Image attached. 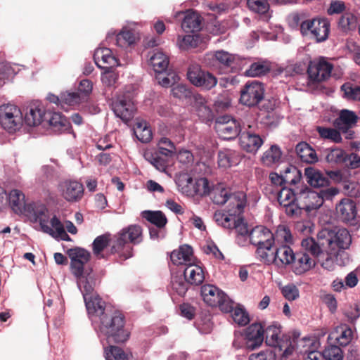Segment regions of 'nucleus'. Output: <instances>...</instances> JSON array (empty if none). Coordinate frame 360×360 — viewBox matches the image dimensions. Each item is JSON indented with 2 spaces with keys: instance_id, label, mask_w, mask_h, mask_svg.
<instances>
[{
  "instance_id": "nucleus-38",
  "label": "nucleus",
  "mask_w": 360,
  "mask_h": 360,
  "mask_svg": "<svg viewBox=\"0 0 360 360\" xmlns=\"http://www.w3.org/2000/svg\"><path fill=\"white\" fill-rule=\"evenodd\" d=\"M233 228L236 233V243L240 246L245 245L250 240L251 230L249 229L248 224L244 221L243 219L238 217Z\"/></svg>"
},
{
  "instance_id": "nucleus-61",
  "label": "nucleus",
  "mask_w": 360,
  "mask_h": 360,
  "mask_svg": "<svg viewBox=\"0 0 360 360\" xmlns=\"http://www.w3.org/2000/svg\"><path fill=\"white\" fill-rule=\"evenodd\" d=\"M230 312L232 313V318L234 322H236L237 324L240 326H245L249 323V316L243 308L240 307L234 308L233 306L232 310Z\"/></svg>"
},
{
  "instance_id": "nucleus-2",
  "label": "nucleus",
  "mask_w": 360,
  "mask_h": 360,
  "mask_svg": "<svg viewBox=\"0 0 360 360\" xmlns=\"http://www.w3.org/2000/svg\"><path fill=\"white\" fill-rule=\"evenodd\" d=\"M95 285L96 279L91 281V282L88 281V283H84V280H80L77 285L83 295L91 323L97 321L98 319L109 311L105 307V302L94 292Z\"/></svg>"
},
{
  "instance_id": "nucleus-48",
  "label": "nucleus",
  "mask_w": 360,
  "mask_h": 360,
  "mask_svg": "<svg viewBox=\"0 0 360 360\" xmlns=\"http://www.w3.org/2000/svg\"><path fill=\"white\" fill-rule=\"evenodd\" d=\"M326 160L331 164L345 163L347 154L345 150L339 148L328 149L326 151Z\"/></svg>"
},
{
  "instance_id": "nucleus-9",
  "label": "nucleus",
  "mask_w": 360,
  "mask_h": 360,
  "mask_svg": "<svg viewBox=\"0 0 360 360\" xmlns=\"http://www.w3.org/2000/svg\"><path fill=\"white\" fill-rule=\"evenodd\" d=\"M22 123V113L18 106L10 103L0 106V124L5 130L13 133L21 128Z\"/></svg>"
},
{
  "instance_id": "nucleus-50",
  "label": "nucleus",
  "mask_w": 360,
  "mask_h": 360,
  "mask_svg": "<svg viewBox=\"0 0 360 360\" xmlns=\"http://www.w3.org/2000/svg\"><path fill=\"white\" fill-rule=\"evenodd\" d=\"M214 60L220 64L225 66H230L233 63V57L228 52L224 51H217L215 53H207L205 56V61L208 60Z\"/></svg>"
},
{
  "instance_id": "nucleus-8",
  "label": "nucleus",
  "mask_w": 360,
  "mask_h": 360,
  "mask_svg": "<svg viewBox=\"0 0 360 360\" xmlns=\"http://www.w3.org/2000/svg\"><path fill=\"white\" fill-rule=\"evenodd\" d=\"M235 200L234 206L228 210V213H215L214 218L219 225L226 229H231L238 216L243 212L246 205V195L243 192H238L232 198Z\"/></svg>"
},
{
  "instance_id": "nucleus-55",
  "label": "nucleus",
  "mask_w": 360,
  "mask_h": 360,
  "mask_svg": "<svg viewBox=\"0 0 360 360\" xmlns=\"http://www.w3.org/2000/svg\"><path fill=\"white\" fill-rule=\"evenodd\" d=\"M283 176L285 184H295L300 180L301 173L297 167L288 166L284 169Z\"/></svg>"
},
{
  "instance_id": "nucleus-14",
  "label": "nucleus",
  "mask_w": 360,
  "mask_h": 360,
  "mask_svg": "<svg viewBox=\"0 0 360 360\" xmlns=\"http://www.w3.org/2000/svg\"><path fill=\"white\" fill-rule=\"evenodd\" d=\"M322 231L328 248H334L337 252H339L341 249H347L352 243V237L346 229H339L337 231L328 229Z\"/></svg>"
},
{
  "instance_id": "nucleus-44",
  "label": "nucleus",
  "mask_w": 360,
  "mask_h": 360,
  "mask_svg": "<svg viewBox=\"0 0 360 360\" xmlns=\"http://www.w3.org/2000/svg\"><path fill=\"white\" fill-rule=\"evenodd\" d=\"M281 155L282 153L279 147L273 145L263 154L262 161L265 165L271 167L274 164L279 162Z\"/></svg>"
},
{
  "instance_id": "nucleus-10",
  "label": "nucleus",
  "mask_w": 360,
  "mask_h": 360,
  "mask_svg": "<svg viewBox=\"0 0 360 360\" xmlns=\"http://www.w3.org/2000/svg\"><path fill=\"white\" fill-rule=\"evenodd\" d=\"M256 122L243 123V129L240 131L239 143L248 153H255L264 143V140L258 133Z\"/></svg>"
},
{
  "instance_id": "nucleus-25",
  "label": "nucleus",
  "mask_w": 360,
  "mask_h": 360,
  "mask_svg": "<svg viewBox=\"0 0 360 360\" xmlns=\"http://www.w3.org/2000/svg\"><path fill=\"white\" fill-rule=\"evenodd\" d=\"M46 122H44V127H50L55 133L68 132L70 129L69 121L59 112H46Z\"/></svg>"
},
{
  "instance_id": "nucleus-62",
  "label": "nucleus",
  "mask_w": 360,
  "mask_h": 360,
  "mask_svg": "<svg viewBox=\"0 0 360 360\" xmlns=\"http://www.w3.org/2000/svg\"><path fill=\"white\" fill-rule=\"evenodd\" d=\"M343 356L341 348L336 345H329L323 350V357L326 360H342Z\"/></svg>"
},
{
  "instance_id": "nucleus-21",
  "label": "nucleus",
  "mask_w": 360,
  "mask_h": 360,
  "mask_svg": "<svg viewBox=\"0 0 360 360\" xmlns=\"http://www.w3.org/2000/svg\"><path fill=\"white\" fill-rule=\"evenodd\" d=\"M333 65L323 59L311 62L307 72L309 78L317 82L328 79L330 77Z\"/></svg>"
},
{
  "instance_id": "nucleus-42",
  "label": "nucleus",
  "mask_w": 360,
  "mask_h": 360,
  "mask_svg": "<svg viewBox=\"0 0 360 360\" xmlns=\"http://www.w3.org/2000/svg\"><path fill=\"white\" fill-rule=\"evenodd\" d=\"M84 101V97L77 91H66L60 94V107L65 110H68L69 107L75 106Z\"/></svg>"
},
{
  "instance_id": "nucleus-60",
  "label": "nucleus",
  "mask_w": 360,
  "mask_h": 360,
  "mask_svg": "<svg viewBox=\"0 0 360 360\" xmlns=\"http://www.w3.org/2000/svg\"><path fill=\"white\" fill-rule=\"evenodd\" d=\"M338 25L344 32L353 30L356 26V18L351 13H345L340 18Z\"/></svg>"
},
{
  "instance_id": "nucleus-47",
  "label": "nucleus",
  "mask_w": 360,
  "mask_h": 360,
  "mask_svg": "<svg viewBox=\"0 0 360 360\" xmlns=\"http://www.w3.org/2000/svg\"><path fill=\"white\" fill-rule=\"evenodd\" d=\"M316 131L323 139H328L335 143H340L342 141V136L338 129L319 126L316 127Z\"/></svg>"
},
{
  "instance_id": "nucleus-19",
  "label": "nucleus",
  "mask_w": 360,
  "mask_h": 360,
  "mask_svg": "<svg viewBox=\"0 0 360 360\" xmlns=\"http://www.w3.org/2000/svg\"><path fill=\"white\" fill-rule=\"evenodd\" d=\"M244 345L248 349L254 350L259 347L264 340V329L259 323H254L244 330Z\"/></svg>"
},
{
  "instance_id": "nucleus-31",
  "label": "nucleus",
  "mask_w": 360,
  "mask_h": 360,
  "mask_svg": "<svg viewBox=\"0 0 360 360\" xmlns=\"http://www.w3.org/2000/svg\"><path fill=\"white\" fill-rule=\"evenodd\" d=\"M193 250L188 245H181L172 252L170 259L174 265H188L193 262Z\"/></svg>"
},
{
  "instance_id": "nucleus-43",
  "label": "nucleus",
  "mask_w": 360,
  "mask_h": 360,
  "mask_svg": "<svg viewBox=\"0 0 360 360\" xmlns=\"http://www.w3.org/2000/svg\"><path fill=\"white\" fill-rule=\"evenodd\" d=\"M134 131L136 138L143 143H147L152 139V132L146 121H139L135 124Z\"/></svg>"
},
{
  "instance_id": "nucleus-56",
  "label": "nucleus",
  "mask_w": 360,
  "mask_h": 360,
  "mask_svg": "<svg viewBox=\"0 0 360 360\" xmlns=\"http://www.w3.org/2000/svg\"><path fill=\"white\" fill-rule=\"evenodd\" d=\"M110 242V235L103 234L96 237L92 244L93 252L97 257H99L102 251L108 245Z\"/></svg>"
},
{
  "instance_id": "nucleus-16",
  "label": "nucleus",
  "mask_w": 360,
  "mask_h": 360,
  "mask_svg": "<svg viewBox=\"0 0 360 360\" xmlns=\"http://www.w3.org/2000/svg\"><path fill=\"white\" fill-rule=\"evenodd\" d=\"M189 81L195 86L211 89L217 84V78L209 72L201 70L198 65H191L187 72Z\"/></svg>"
},
{
  "instance_id": "nucleus-28",
  "label": "nucleus",
  "mask_w": 360,
  "mask_h": 360,
  "mask_svg": "<svg viewBox=\"0 0 360 360\" xmlns=\"http://www.w3.org/2000/svg\"><path fill=\"white\" fill-rule=\"evenodd\" d=\"M115 33V31L108 32L106 37L107 40L112 39ZM137 39L138 36L135 31L124 27L116 34L115 41L118 46L127 48L134 44Z\"/></svg>"
},
{
  "instance_id": "nucleus-40",
  "label": "nucleus",
  "mask_w": 360,
  "mask_h": 360,
  "mask_svg": "<svg viewBox=\"0 0 360 360\" xmlns=\"http://www.w3.org/2000/svg\"><path fill=\"white\" fill-rule=\"evenodd\" d=\"M150 64L158 74L163 73L169 65L168 57L162 51H157L150 57Z\"/></svg>"
},
{
  "instance_id": "nucleus-51",
  "label": "nucleus",
  "mask_w": 360,
  "mask_h": 360,
  "mask_svg": "<svg viewBox=\"0 0 360 360\" xmlns=\"http://www.w3.org/2000/svg\"><path fill=\"white\" fill-rule=\"evenodd\" d=\"M343 97L347 100L360 101V86L353 85L349 82L345 83L341 86Z\"/></svg>"
},
{
  "instance_id": "nucleus-30",
  "label": "nucleus",
  "mask_w": 360,
  "mask_h": 360,
  "mask_svg": "<svg viewBox=\"0 0 360 360\" xmlns=\"http://www.w3.org/2000/svg\"><path fill=\"white\" fill-rule=\"evenodd\" d=\"M193 106L202 122H209L213 119V112L210 108V103L200 94L194 96Z\"/></svg>"
},
{
  "instance_id": "nucleus-6",
  "label": "nucleus",
  "mask_w": 360,
  "mask_h": 360,
  "mask_svg": "<svg viewBox=\"0 0 360 360\" xmlns=\"http://www.w3.org/2000/svg\"><path fill=\"white\" fill-rule=\"evenodd\" d=\"M203 301L210 307H219L222 311L228 313L233 308V302L217 286L204 285L200 290Z\"/></svg>"
},
{
  "instance_id": "nucleus-57",
  "label": "nucleus",
  "mask_w": 360,
  "mask_h": 360,
  "mask_svg": "<svg viewBox=\"0 0 360 360\" xmlns=\"http://www.w3.org/2000/svg\"><path fill=\"white\" fill-rule=\"evenodd\" d=\"M269 71V66L262 63H254L245 70V75L248 77H259Z\"/></svg>"
},
{
  "instance_id": "nucleus-1",
  "label": "nucleus",
  "mask_w": 360,
  "mask_h": 360,
  "mask_svg": "<svg viewBox=\"0 0 360 360\" xmlns=\"http://www.w3.org/2000/svg\"><path fill=\"white\" fill-rule=\"evenodd\" d=\"M92 325L103 345L104 340L110 345L124 342L129 337V333L124 328V317L117 311L111 313L108 311Z\"/></svg>"
},
{
  "instance_id": "nucleus-46",
  "label": "nucleus",
  "mask_w": 360,
  "mask_h": 360,
  "mask_svg": "<svg viewBox=\"0 0 360 360\" xmlns=\"http://www.w3.org/2000/svg\"><path fill=\"white\" fill-rule=\"evenodd\" d=\"M237 164L236 153L231 150L226 149L218 153V165L221 167L226 168Z\"/></svg>"
},
{
  "instance_id": "nucleus-18",
  "label": "nucleus",
  "mask_w": 360,
  "mask_h": 360,
  "mask_svg": "<svg viewBox=\"0 0 360 360\" xmlns=\"http://www.w3.org/2000/svg\"><path fill=\"white\" fill-rule=\"evenodd\" d=\"M297 205L299 207V214L302 210L311 211L321 206V199L318 192L314 191L307 186H303L297 191Z\"/></svg>"
},
{
  "instance_id": "nucleus-39",
  "label": "nucleus",
  "mask_w": 360,
  "mask_h": 360,
  "mask_svg": "<svg viewBox=\"0 0 360 360\" xmlns=\"http://www.w3.org/2000/svg\"><path fill=\"white\" fill-rule=\"evenodd\" d=\"M295 152L302 162L314 163L318 161L316 151L306 142L299 143L295 147Z\"/></svg>"
},
{
  "instance_id": "nucleus-52",
  "label": "nucleus",
  "mask_w": 360,
  "mask_h": 360,
  "mask_svg": "<svg viewBox=\"0 0 360 360\" xmlns=\"http://www.w3.org/2000/svg\"><path fill=\"white\" fill-rule=\"evenodd\" d=\"M213 185L209 182L206 178H199L195 179L194 184V195H206L210 194Z\"/></svg>"
},
{
  "instance_id": "nucleus-5",
  "label": "nucleus",
  "mask_w": 360,
  "mask_h": 360,
  "mask_svg": "<svg viewBox=\"0 0 360 360\" xmlns=\"http://www.w3.org/2000/svg\"><path fill=\"white\" fill-rule=\"evenodd\" d=\"M248 242L257 247L256 254L262 262L274 244V234L266 227L257 226L250 230Z\"/></svg>"
},
{
  "instance_id": "nucleus-53",
  "label": "nucleus",
  "mask_w": 360,
  "mask_h": 360,
  "mask_svg": "<svg viewBox=\"0 0 360 360\" xmlns=\"http://www.w3.org/2000/svg\"><path fill=\"white\" fill-rule=\"evenodd\" d=\"M237 193H235L232 195H229V193L225 189H215L214 190L213 196H212V200L214 203L217 205H224L229 200H230V205L229 206H234V204L236 203L235 200H232L231 198L236 194Z\"/></svg>"
},
{
  "instance_id": "nucleus-11",
  "label": "nucleus",
  "mask_w": 360,
  "mask_h": 360,
  "mask_svg": "<svg viewBox=\"0 0 360 360\" xmlns=\"http://www.w3.org/2000/svg\"><path fill=\"white\" fill-rule=\"evenodd\" d=\"M214 128L223 139L230 140L239 136L243 129L239 122L230 115H222L217 118Z\"/></svg>"
},
{
  "instance_id": "nucleus-33",
  "label": "nucleus",
  "mask_w": 360,
  "mask_h": 360,
  "mask_svg": "<svg viewBox=\"0 0 360 360\" xmlns=\"http://www.w3.org/2000/svg\"><path fill=\"white\" fill-rule=\"evenodd\" d=\"M27 210L32 213L36 221H39L43 231H51V228L48 225L47 209L44 205H28Z\"/></svg>"
},
{
  "instance_id": "nucleus-58",
  "label": "nucleus",
  "mask_w": 360,
  "mask_h": 360,
  "mask_svg": "<svg viewBox=\"0 0 360 360\" xmlns=\"http://www.w3.org/2000/svg\"><path fill=\"white\" fill-rule=\"evenodd\" d=\"M177 45L180 49L187 50L198 45V38L194 35L178 36Z\"/></svg>"
},
{
  "instance_id": "nucleus-15",
  "label": "nucleus",
  "mask_w": 360,
  "mask_h": 360,
  "mask_svg": "<svg viewBox=\"0 0 360 360\" xmlns=\"http://www.w3.org/2000/svg\"><path fill=\"white\" fill-rule=\"evenodd\" d=\"M264 334L266 343L271 347V349L278 351L281 358L286 347H292L294 348L290 341L283 340L281 327L278 323H274L268 326L264 330Z\"/></svg>"
},
{
  "instance_id": "nucleus-41",
  "label": "nucleus",
  "mask_w": 360,
  "mask_h": 360,
  "mask_svg": "<svg viewBox=\"0 0 360 360\" xmlns=\"http://www.w3.org/2000/svg\"><path fill=\"white\" fill-rule=\"evenodd\" d=\"M179 190L188 196H193L194 184L193 178L187 173L179 174L176 179Z\"/></svg>"
},
{
  "instance_id": "nucleus-3",
  "label": "nucleus",
  "mask_w": 360,
  "mask_h": 360,
  "mask_svg": "<svg viewBox=\"0 0 360 360\" xmlns=\"http://www.w3.org/2000/svg\"><path fill=\"white\" fill-rule=\"evenodd\" d=\"M277 236L283 238L286 243L292 242L291 233L285 228L278 231ZM294 254L293 250L288 244L277 246L274 243L270 251L264 255V258L262 262L267 264H275L277 266L290 265L293 261Z\"/></svg>"
},
{
  "instance_id": "nucleus-64",
  "label": "nucleus",
  "mask_w": 360,
  "mask_h": 360,
  "mask_svg": "<svg viewBox=\"0 0 360 360\" xmlns=\"http://www.w3.org/2000/svg\"><path fill=\"white\" fill-rule=\"evenodd\" d=\"M248 8L255 13L264 14L269 10V4L266 0H248Z\"/></svg>"
},
{
  "instance_id": "nucleus-22",
  "label": "nucleus",
  "mask_w": 360,
  "mask_h": 360,
  "mask_svg": "<svg viewBox=\"0 0 360 360\" xmlns=\"http://www.w3.org/2000/svg\"><path fill=\"white\" fill-rule=\"evenodd\" d=\"M325 240L323 231H321L319 232L316 239L311 237L304 238L301 245L306 252H309L313 257L319 258L325 255V251L328 248Z\"/></svg>"
},
{
  "instance_id": "nucleus-63",
  "label": "nucleus",
  "mask_w": 360,
  "mask_h": 360,
  "mask_svg": "<svg viewBox=\"0 0 360 360\" xmlns=\"http://www.w3.org/2000/svg\"><path fill=\"white\" fill-rule=\"evenodd\" d=\"M188 283L184 276H174L172 278V287L173 290L181 296H184L187 292Z\"/></svg>"
},
{
  "instance_id": "nucleus-37",
  "label": "nucleus",
  "mask_w": 360,
  "mask_h": 360,
  "mask_svg": "<svg viewBox=\"0 0 360 360\" xmlns=\"http://www.w3.org/2000/svg\"><path fill=\"white\" fill-rule=\"evenodd\" d=\"M8 202L10 207L16 214H22L26 211L27 206L25 202L24 194L18 190H13L7 195V202Z\"/></svg>"
},
{
  "instance_id": "nucleus-35",
  "label": "nucleus",
  "mask_w": 360,
  "mask_h": 360,
  "mask_svg": "<svg viewBox=\"0 0 360 360\" xmlns=\"http://www.w3.org/2000/svg\"><path fill=\"white\" fill-rule=\"evenodd\" d=\"M184 271V276L186 281L192 285H199L204 281L205 276L202 269L193 262L186 265Z\"/></svg>"
},
{
  "instance_id": "nucleus-32",
  "label": "nucleus",
  "mask_w": 360,
  "mask_h": 360,
  "mask_svg": "<svg viewBox=\"0 0 360 360\" xmlns=\"http://www.w3.org/2000/svg\"><path fill=\"white\" fill-rule=\"evenodd\" d=\"M359 117L352 110L343 109L340 110L339 116L335 119L334 124L338 129H347L356 126Z\"/></svg>"
},
{
  "instance_id": "nucleus-13",
  "label": "nucleus",
  "mask_w": 360,
  "mask_h": 360,
  "mask_svg": "<svg viewBox=\"0 0 360 360\" xmlns=\"http://www.w3.org/2000/svg\"><path fill=\"white\" fill-rule=\"evenodd\" d=\"M264 87L262 83L254 80L248 82L240 92V103L247 106H255L264 98Z\"/></svg>"
},
{
  "instance_id": "nucleus-24",
  "label": "nucleus",
  "mask_w": 360,
  "mask_h": 360,
  "mask_svg": "<svg viewBox=\"0 0 360 360\" xmlns=\"http://www.w3.org/2000/svg\"><path fill=\"white\" fill-rule=\"evenodd\" d=\"M182 15L181 28L185 32H198L202 28V18L200 14L193 11L188 10L186 12H179L176 17Z\"/></svg>"
},
{
  "instance_id": "nucleus-27",
  "label": "nucleus",
  "mask_w": 360,
  "mask_h": 360,
  "mask_svg": "<svg viewBox=\"0 0 360 360\" xmlns=\"http://www.w3.org/2000/svg\"><path fill=\"white\" fill-rule=\"evenodd\" d=\"M336 211L340 219L345 222L353 221L357 214L356 203L349 198H343L336 205Z\"/></svg>"
},
{
  "instance_id": "nucleus-29",
  "label": "nucleus",
  "mask_w": 360,
  "mask_h": 360,
  "mask_svg": "<svg viewBox=\"0 0 360 360\" xmlns=\"http://www.w3.org/2000/svg\"><path fill=\"white\" fill-rule=\"evenodd\" d=\"M141 228L137 225H131L122 229L117 239V248L122 247L128 241L134 244L139 243L141 241Z\"/></svg>"
},
{
  "instance_id": "nucleus-59",
  "label": "nucleus",
  "mask_w": 360,
  "mask_h": 360,
  "mask_svg": "<svg viewBox=\"0 0 360 360\" xmlns=\"http://www.w3.org/2000/svg\"><path fill=\"white\" fill-rule=\"evenodd\" d=\"M279 355L278 351L273 349H266L258 353H252L249 356V360H276Z\"/></svg>"
},
{
  "instance_id": "nucleus-23",
  "label": "nucleus",
  "mask_w": 360,
  "mask_h": 360,
  "mask_svg": "<svg viewBox=\"0 0 360 360\" xmlns=\"http://www.w3.org/2000/svg\"><path fill=\"white\" fill-rule=\"evenodd\" d=\"M46 110L41 103H34L27 108L23 121L30 127L42 125L46 122Z\"/></svg>"
},
{
  "instance_id": "nucleus-45",
  "label": "nucleus",
  "mask_w": 360,
  "mask_h": 360,
  "mask_svg": "<svg viewBox=\"0 0 360 360\" xmlns=\"http://www.w3.org/2000/svg\"><path fill=\"white\" fill-rule=\"evenodd\" d=\"M143 217L159 229L163 228L167 222L166 216L161 211H145Z\"/></svg>"
},
{
  "instance_id": "nucleus-20",
  "label": "nucleus",
  "mask_w": 360,
  "mask_h": 360,
  "mask_svg": "<svg viewBox=\"0 0 360 360\" xmlns=\"http://www.w3.org/2000/svg\"><path fill=\"white\" fill-rule=\"evenodd\" d=\"M59 191L62 197L68 202H77L84 195L83 184L75 180H66L59 185Z\"/></svg>"
},
{
  "instance_id": "nucleus-26",
  "label": "nucleus",
  "mask_w": 360,
  "mask_h": 360,
  "mask_svg": "<svg viewBox=\"0 0 360 360\" xmlns=\"http://www.w3.org/2000/svg\"><path fill=\"white\" fill-rule=\"evenodd\" d=\"M292 271L297 275H301L310 270L315 266V262L307 252H300L294 254V258L290 263Z\"/></svg>"
},
{
  "instance_id": "nucleus-7",
  "label": "nucleus",
  "mask_w": 360,
  "mask_h": 360,
  "mask_svg": "<svg viewBox=\"0 0 360 360\" xmlns=\"http://www.w3.org/2000/svg\"><path fill=\"white\" fill-rule=\"evenodd\" d=\"M300 32L303 36H309L316 42H323L328 37L330 22L325 18L306 20L300 23Z\"/></svg>"
},
{
  "instance_id": "nucleus-49",
  "label": "nucleus",
  "mask_w": 360,
  "mask_h": 360,
  "mask_svg": "<svg viewBox=\"0 0 360 360\" xmlns=\"http://www.w3.org/2000/svg\"><path fill=\"white\" fill-rule=\"evenodd\" d=\"M338 255V252L334 248L330 249L328 248L325 251V255L319 257L321 262L322 267L328 271L333 270Z\"/></svg>"
},
{
  "instance_id": "nucleus-54",
  "label": "nucleus",
  "mask_w": 360,
  "mask_h": 360,
  "mask_svg": "<svg viewBox=\"0 0 360 360\" xmlns=\"http://www.w3.org/2000/svg\"><path fill=\"white\" fill-rule=\"evenodd\" d=\"M105 357L106 360H127L129 354L121 348L110 345L109 349H105Z\"/></svg>"
},
{
  "instance_id": "nucleus-17",
  "label": "nucleus",
  "mask_w": 360,
  "mask_h": 360,
  "mask_svg": "<svg viewBox=\"0 0 360 360\" xmlns=\"http://www.w3.org/2000/svg\"><path fill=\"white\" fill-rule=\"evenodd\" d=\"M274 194L280 205L285 209L287 215L292 217L299 215L297 192L295 193L291 188L283 187L276 191Z\"/></svg>"
},
{
  "instance_id": "nucleus-36",
  "label": "nucleus",
  "mask_w": 360,
  "mask_h": 360,
  "mask_svg": "<svg viewBox=\"0 0 360 360\" xmlns=\"http://www.w3.org/2000/svg\"><path fill=\"white\" fill-rule=\"evenodd\" d=\"M95 63L98 67L103 65H108L110 67H113L118 65L117 58L112 55V51L108 48L97 49L94 54Z\"/></svg>"
},
{
  "instance_id": "nucleus-34",
  "label": "nucleus",
  "mask_w": 360,
  "mask_h": 360,
  "mask_svg": "<svg viewBox=\"0 0 360 360\" xmlns=\"http://www.w3.org/2000/svg\"><path fill=\"white\" fill-rule=\"evenodd\" d=\"M304 176L307 181L313 187H323L329 182L328 178L325 174L312 167L305 168Z\"/></svg>"
},
{
  "instance_id": "nucleus-12",
  "label": "nucleus",
  "mask_w": 360,
  "mask_h": 360,
  "mask_svg": "<svg viewBox=\"0 0 360 360\" xmlns=\"http://www.w3.org/2000/svg\"><path fill=\"white\" fill-rule=\"evenodd\" d=\"M111 107L115 116L124 122L131 120L136 111L134 103L129 93L118 95L113 98Z\"/></svg>"
},
{
  "instance_id": "nucleus-4",
  "label": "nucleus",
  "mask_w": 360,
  "mask_h": 360,
  "mask_svg": "<svg viewBox=\"0 0 360 360\" xmlns=\"http://www.w3.org/2000/svg\"><path fill=\"white\" fill-rule=\"evenodd\" d=\"M68 255L71 259L72 273L77 278V284L79 285L80 280L84 283L96 279L95 275L91 269L84 270V265L90 259V252L84 248H75L69 250Z\"/></svg>"
}]
</instances>
